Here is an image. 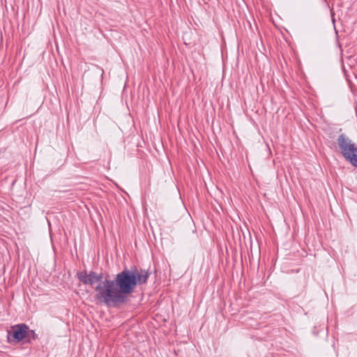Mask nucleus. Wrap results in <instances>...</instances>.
I'll return each mask as SVG.
<instances>
[{
	"mask_svg": "<svg viewBox=\"0 0 357 357\" xmlns=\"http://www.w3.org/2000/svg\"><path fill=\"white\" fill-rule=\"evenodd\" d=\"M29 331V327L24 324L15 325L8 331V338L10 341L12 338L13 341L19 342L28 335Z\"/></svg>",
	"mask_w": 357,
	"mask_h": 357,
	"instance_id": "nucleus-4",
	"label": "nucleus"
},
{
	"mask_svg": "<svg viewBox=\"0 0 357 357\" xmlns=\"http://www.w3.org/2000/svg\"><path fill=\"white\" fill-rule=\"evenodd\" d=\"M337 142L345 159L357 167V146L355 144L344 134L339 136Z\"/></svg>",
	"mask_w": 357,
	"mask_h": 357,
	"instance_id": "nucleus-2",
	"label": "nucleus"
},
{
	"mask_svg": "<svg viewBox=\"0 0 357 357\" xmlns=\"http://www.w3.org/2000/svg\"><path fill=\"white\" fill-rule=\"evenodd\" d=\"M149 277V273L145 270L126 268L118 273L114 280H109L102 287H98L100 298L107 305L123 303L126 296L133 292L138 284L146 283Z\"/></svg>",
	"mask_w": 357,
	"mask_h": 357,
	"instance_id": "nucleus-1",
	"label": "nucleus"
},
{
	"mask_svg": "<svg viewBox=\"0 0 357 357\" xmlns=\"http://www.w3.org/2000/svg\"><path fill=\"white\" fill-rule=\"evenodd\" d=\"M77 277L84 284H89L93 287L96 291V298L100 303H104V301L100 298L98 295V287H102V284H105L106 282H109V279L105 278L103 280L102 274L96 273L93 271H90L89 273L86 271L79 272L77 273Z\"/></svg>",
	"mask_w": 357,
	"mask_h": 357,
	"instance_id": "nucleus-3",
	"label": "nucleus"
}]
</instances>
